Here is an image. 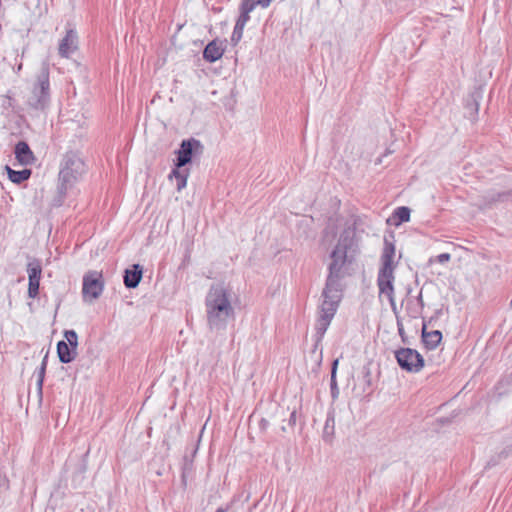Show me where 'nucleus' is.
<instances>
[{"label":"nucleus","mask_w":512,"mask_h":512,"mask_svg":"<svg viewBox=\"0 0 512 512\" xmlns=\"http://www.w3.org/2000/svg\"><path fill=\"white\" fill-rule=\"evenodd\" d=\"M442 339V334L438 330L431 332L423 331L422 340L427 349H435Z\"/></svg>","instance_id":"obj_14"},{"label":"nucleus","mask_w":512,"mask_h":512,"mask_svg":"<svg viewBox=\"0 0 512 512\" xmlns=\"http://www.w3.org/2000/svg\"><path fill=\"white\" fill-rule=\"evenodd\" d=\"M143 269L139 264H134L124 273V284L127 288H136L142 279Z\"/></svg>","instance_id":"obj_12"},{"label":"nucleus","mask_w":512,"mask_h":512,"mask_svg":"<svg viewBox=\"0 0 512 512\" xmlns=\"http://www.w3.org/2000/svg\"><path fill=\"white\" fill-rule=\"evenodd\" d=\"M47 358H48V354H45V356L42 360L41 366L37 372V387H38V390L40 393L42 392V386H43V381H44L45 371H46V366H47Z\"/></svg>","instance_id":"obj_18"},{"label":"nucleus","mask_w":512,"mask_h":512,"mask_svg":"<svg viewBox=\"0 0 512 512\" xmlns=\"http://www.w3.org/2000/svg\"><path fill=\"white\" fill-rule=\"evenodd\" d=\"M7 174L9 179L16 184H20L23 181H26L31 176V170L29 169H23L20 171L13 170L9 166H6Z\"/></svg>","instance_id":"obj_15"},{"label":"nucleus","mask_w":512,"mask_h":512,"mask_svg":"<svg viewBox=\"0 0 512 512\" xmlns=\"http://www.w3.org/2000/svg\"><path fill=\"white\" fill-rule=\"evenodd\" d=\"M28 273V296L32 299L36 298L39 294L40 279L42 274V267L38 260H33L27 265Z\"/></svg>","instance_id":"obj_8"},{"label":"nucleus","mask_w":512,"mask_h":512,"mask_svg":"<svg viewBox=\"0 0 512 512\" xmlns=\"http://www.w3.org/2000/svg\"><path fill=\"white\" fill-rule=\"evenodd\" d=\"M179 169L180 168L177 167L173 169L169 178L172 179L174 177L176 179V188L178 191H181L187 185L188 173H184V171H180Z\"/></svg>","instance_id":"obj_16"},{"label":"nucleus","mask_w":512,"mask_h":512,"mask_svg":"<svg viewBox=\"0 0 512 512\" xmlns=\"http://www.w3.org/2000/svg\"><path fill=\"white\" fill-rule=\"evenodd\" d=\"M65 338H66V342L68 343V346L70 345L73 350L76 349V347H77L76 332L74 330L66 331Z\"/></svg>","instance_id":"obj_21"},{"label":"nucleus","mask_w":512,"mask_h":512,"mask_svg":"<svg viewBox=\"0 0 512 512\" xmlns=\"http://www.w3.org/2000/svg\"><path fill=\"white\" fill-rule=\"evenodd\" d=\"M78 48V35L73 29H69L59 43L58 53L63 58H68Z\"/></svg>","instance_id":"obj_10"},{"label":"nucleus","mask_w":512,"mask_h":512,"mask_svg":"<svg viewBox=\"0 0 512 512\" xmlns=\"http://www.w3.org/2000/svg\"><path fill=\"white\" fill-rule=\"evenodd\" d=\"M103 291L101 274L90 271L83 277L82 293L85 301L92 302L97 299Z\"/></svg>","instance_id":"obj_6"},{"label":"nucleus","mask_w":512,"mask_h":512,"mask_svg":"<svg viewBox=\"0 0 512 512\" xmlns=\"http://www.w3.org/2000/svg\"><path fill=\"white\" fill-rule=\"evenodd\" d=\"M216 512H226V511H225V509H223V508H218V509L216 510Z\"/></svg>","instance_id":"obj_33"},{"label":"nucleus","mask_w":512,"mask_h":512,"mask_svg":"<svg viewBox=\"0 0 512 512\" xmlns=\"http://www.w3.org/2000/svg\"><path fill=\"white\" fill-rule=\"evenodd\" d=\"M239 10H240V15L236 21V25H239V26L245 28L247 22L250 20V13L253 11V9L240 4Z\"/></svg>","instance_id":"obj_17"},{"label":"nucleus","mask_w":512,"mask_h":512,"mask_svg":"<svg viewBox=\"0 0 512 512\" xmlns=\"http://www.w3.org/2000/svg\"><path fill=\"white\" fill-rule=\"evenodd\" d=\"M241 4L251 8L253 10L257 6H260L263 9L268 8L266 3H265V0H242Z\"/></svg>","instance_id":"obj_20"},{"label":"nucleus","mask_w":512,"mask_h":512,"mask_svg":"<svg viewBox=\"0 0 512 512\" xmlns=\"http://www.w3.org/2000/svg\"><path fill=\"white\" fill-rule=\"evenodd\" d=\"M339 363V359H335L332 363V369H331V389L332 391L336 389V372H337V366Z\"/></svg>","instance_id":"obj_23"},{"label":"nucleus","mask_w":512,"mask_h":512,"mask_svg":"<svg viewBox=\"0 0 512 512\" xmlns=\"http://www.w3.org/2000/svg\"><path fill=\"white\" fill-rule=\"evenodd\" d=\"M333 426H334V419L331 417H328L326 420L324 432H327V429H329V427H331L333 429Z\"/></svg>","instance_id":"obj_28"},{"label":"nucleus","mask_w":512,"mask_h":512,"mask_svg":"<svg viewBox=\"0 0 512 512\" xmlns=\"http://www.w3.org/2000/svg\"><path fill=\"white\" fill-rule=\"evenodd\" d=\"M14 153L18 162L22 165H31L35 162L33 152L29 145L24 141H20L16 144Z\"/></svg>","instance_id":"obj_11"},{"label":"nucleus","mask_w":512,"mask_h":512,"mask_svg":"<svg viewBox=\"0 0 512 512\" xmlns=\"http://www.w3.org/2000/svg\"><path fill=\"white\" fill-rule=\"evenodd\" d=\"M201 148L202 145L199 140L194 138L183 140L179 150L177 151L176 167L182 168L188 164L192 159L193 152Z\"/></svg>","instance_id":"obj_7"},{"label":"nucleus","mask_w":512,"mask_h":512,"mask_svg":"<svg viewBox=\"0 0 512 512\" xmlns=\"http://www.w3.org/2000/svg\"><path fill=\"white\" fill-rule=\"evenodd\" d=\"M49 88V69L44 64L30 94L27 96L28 106L34 110H45L50 102Z\"/></svg>","instance_id":"obj_5"},{"label":"nucleus","mask_w":512,"mask_h":512,"mask_svg":"<svg viewBox=\"0 0 512 512\" xmlns=\"http://www.w3.org/2000/svg\"><path fill=\"white\" fill-rule=\"evenodd\" d=\"M395 352H417V351L412 348H400V349L396 350Z\"/></svg>","instance_id":"obj_30"},{"label":"nucleus","mask_w":512,"mask_h":512,"mask_svg":"<svg viewBox=\"0 0 512 512\" xmlns=\"http://www.w3.org/2000/svg\"><path fill=\"white\" fill-rule=\"evenodd\" d=\"M243 31H244V27H241V26L235 24L233 32H232V36H231V42L233 44L236 45L242 39Z\"/></svg>","instance_id":"obj_22"},{"label":"nucleus","mask_w":512,"mask_h":512,"mask_svg":"<svg viewBox=\"0 0 512 512\" xmlns=\"http://www.w3.org/2000/svg\"><path fill=\"white\" fill-rule=\"evenodd\" d=\"M234 293L223 283L213 284L205 298L208 326L213 331L225 330L228 321L234 318Z\"/></svg>","instance_id":"obj_2"},{"label":"nucleus","mask_w":512,"mask_h":512,"mask_svg":"<svg viewBox=\"0 0 512 512\" xmlns=\"http://www.w3.org/2000/svg\"><path fill=\"white\" fill-rule=\"evenodd\" d=\"M400 367L408 372H418L424 367L422 354H395Z\"/></svg>","instance_id":"obj_9"},{"label":"nucleus","mask_w":512,"mask_h":512,"mask_svg":"<svg viewBox=\"0 0 512 512\" xmlns=\"http://www.w3.org/2000/svg\"><path fill=\"white\" fill-rule=\"evenodd\" d=\"M269 411L271 412V415L280 414L281 416L284 415V409L277 405L276 403H270L268 407Z\"/></svg>","instance_id":"obj_24"},{"label":"nucleus","mask_w":512,"mask_h":512,"mask_svg":"<svg viewBox=\"0 0 512 512\" xmlns=\"http://www.w3.org/2000/svg\"><path fill=\"white\" fill-rule=\"evenodd\" d=\"M56 352H70L68 343L65 340H61L57 343Z\"/></svg>","instance_id":"obj_26"},{"label":"nucleus","mask_w":512,"mask_h":512,"mask_svg":"<svg viewBox=\"0 0 512 512\" xmlns=\"http://www.w3.org/2000/svg\"><path fill=\"white\" fill-rule=\"evenodd\" d=\"M76 354H58L59 360L62 363H70L75 360Z\"/></svg>","instance_id":"obj_25"},{"label":"nucleus","mask_w":512,"mask_h":512,"mask_svg":"<svg viewBox=\"0 0 512 512\" xmlns=\"http://www.w3.org/2000/svg\"><path fill=\"white\" fill-rule=\"evenodd\" d=\"M295 419H296V412H295V411H293V412L291 413V415H290V422L295 423Z\"/></svg>","instance_id":"obj_31"},{"label":"nucleus","mask_w":512,"mask_h":512,"mask_svg":"<svg viewBox=\"0 0 512 512\" xmlns=\"http://www.w3.org/2000/svg\"><path fill=\"white\" fill-rule=\"evenodd\" d=\"M269 426V420L265 417H263L261 420H260V428L262 430H266Z\"/></svg>","instance_id":"obj_29"},{"label":"nucleus","mask_w":512,"mask_h":512,"mask_svg":"<svg viewBox=\"0 0 512 512\" xmlns=\"http://www.w3.org/2000/svg\"><path fill=\"white\" fill-rule=\"evenodd\" d=\"M394 216L399 219L400 222H407L410 219V209L408 207H398L395 212Z\"/></svg>","instance_id":"obj_19"},{"label":"nucleus","mask_w":512,"mask_h":512,"mask_svg":"<svg viewBox=\"0 0 512 512\" xmlns=\"http://www.w3.org/2000/svg\"><path fill=\"white\" fill-rule=\"evenodd\" d=\"M272 1H273V0H265V3H266V5H267V7H269V6H270V4H271V2H272Z\"/></svg>","instance_id":"obj_32"},{"label":"nucleus","mask_w":512,"mask_h":512,"mask_svg":"<svg viewBox=\"0 0 512 512\" xmlns=\"http://www.w3.org/2000/svg\"><path fill=\"white\" fill-rule=\"evenodd\" d=\"M224 49L216 41L208 43L203 51V57L209 62L219 60L223 55Z\"/></svg>","instance_id":"obj_13"},{"label":"nucleus","mask_w":512,"mask_h":512,"mask_svg":"<svg viewBox=\"0 0 512 512\" xmlns=\"http://www.w3.org/2000/svg\"><path fill=\"white\" fill-rule=\"evenodd\" d=\"M450 259H451V255L449 253H442L436 257L437 262H439L440 264H444V263L450 261Z\"/></svg>","instance_id":"obj_27"},{"label":"nucleus","mask_w":512,"mask_h":512,"mask_svg":"<svg viewBox=\"0 0 512 512\" xmlns=\"http://www.w3.org/2000/svg\"><path fill=\"white\" fill-rule=\"evenodd\" d=\"M86 167L82 158L78 153L70 151L67 152L61 161L59 181V190L65 193L81 176L85 173Z\"/></svg>","instance_id":"obj_4"},{"label":"nucleus","mask_w":512,"mask_h":512,"mask_svg":"<svg viewBox=\"0 0 512 512\" xmlns=\"http://www.w3.org/2000/svg\"><path fill=\"white\" fill-rule=\"evenodd\" d=\"M395 246L387 239L384 241V247L381 255V266L377 275V286L379 295L386 296L392 309H395V296H394V270L396 264L394 262Z\"/></svg>","instance_id":"obj_3"},{"label":"nucleus","mask_w":512,"mask_h":512,"mask_svg":"<svg viewBox=\"0 0 512 512\" xmlns=\"http://www.w3.org/2000/svg\"><path fill=\"white\" fill-rule=\"evenodd\" d=\"M355 249L354 231L346 229L331 253L329 274L321 295L318 317L315 323L316 333L322 337L334 318L343 297L342 278L345 276V265L351 262Z\"/></svg>","instance_id":"obj_1"}]
</instances>
